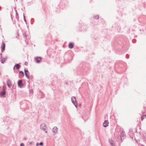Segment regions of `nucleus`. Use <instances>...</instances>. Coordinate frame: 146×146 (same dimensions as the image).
<instances>
[{
	"mask_svg": "<svg viewBox=\"0 0 146 146\" xmlns=\"http://www.w3.org/2000/svg\"><path fill=\"white\" fill-rule=\"evenodd\" d=\"M40 128L41 129L45 131V133H47V131L46 130L47 127L46 125L44 123L41 124L40 125Z\"/></svg>",
	"mask_w": 146,
	"mask_h": 146,
	"instance_id": "obj_1",
	"label": "nucleus"
},
{
	"mask_svg": "<svg viewBox=\"0 0 146 146\" xmlns=\"http://www.w3.org/2000/svg\"><path fill=\"white\" fill-rule=\"evenodd\" d=\"M71 101L72 103L75 105V106L77 108V103L76 102V100L75 97L73 96L71 97Z\"/></svg>",
	"mask_w": 146,
	"mask_h": 146,
	"instance_id": "obj_2",
	"label": "nucleus"
},
{
	"mask_svg": "<svg viewBox=\"0 0 146 146\" xmlns=\"http://www.w3.org/2000/svg\"><path fill=\"white\" fill-rule=\"evenodd\" d=\"M42 60V58L41 57H37L35 58V60L36 62L37 63H39Z\"/></svg>",
	"mask_w": 146,
	"mask_h": 146,
	"instance_id": "obj_3",
	"label": "nucleus"
},
{
	"mask_svg": "<svg viewBox=\"0 0 146 146\" xmlns=\"http://www.w3.org/2000/svg\"><path fill=\"white\" fill-rule=\"evenodd\" d=\"M24 71L25 72V74L26 76V77L28 79H29L30 78V77L29 75H28V73H29V71L28 70H26V68H25L24 69Z\"/></svg>",
	"mask_w": 146,
	"mask_h": 146,
	"instance_id": "obj_4",
	"label": "nucleus"
},
{
	"mask_svg": "<svg viewBox=\"0 0 146 146\" xmlns=\"http://www.w3.org/2000/svg\"><path fill=\"white\" fill-rule=\"evenodd\" d=\"M5 42H3L1 46V51L2 52H3L5 50Z\"/></svg>",
	"mask_w": 146,
	"mask_h": 146,
	"instance_id": "obj_5",
	"label": "nucleus"
},
{
	"mask_svg": "<svg viewBox=\"0 0 146 146\" xmlns=\"http://www.w3.org/2000/svg\"><path fill=\"white\" fill-rule=\"evenodd\" d=\"M58 128L56 127H54L52 130V132L54 133V135L58 133Z\"/></svg>",
	"mask_w": 146,
	"mask_h": 146,
	"instance_id": "obj_6",
	"label": "nucleus"
},
{
	"mask_svg": "<svg viewBox=\"0 0 146 146\" xmlns=\"http://www.w3.org/2000/svg\"><path fill=\"white\" fill-rule=\"evenodd\" d=\"M18 85L19 87H21L23 85V81L22 80H19L18 81Z\"/></svg>",
	"mask_w": 146,
	"mask_h": 146,
	"instance_id": "obj_7",
	"label": "nucleus"
},
{
	"mask_svg": "<svg viewBox=\"0 0 146 146\" xmlns=\"http://www.w3.org/2000/svg\"><path fill=\"white\" fill-rule=\"evenodd\" d=\"M7 82L8 86L9 88H10L12 85L11 80L10 79H8L7 81Z\"/></svg>",
	"mask_w": 146,
	"mask_h": 146,
	"instance_id": "obj_8",
	"label": "nucleus"
},
{
	"mask_svg": "<svg viewBox=\"0 0 146 146\" xmlns=\"http://www.w3.org/2000/svg\"><path fill=\"white\" fill-rule=\"evenodd\" d=\"M109 141L111 146H114V141L111 139H109Z\"/></svg>",
	"mask_w": 146,
	"mask_h": 146,
	"instance_id": "obj_9",
	"label": "nucleus"
},
{
	"mask_svg": "<svg viewBox=\"0 0 146 146\" xmlns=\"http://www.w3.org/2000/svg\"><path fill=\"white\" fill-rule=\"evenodd\" d=\"M109 122L108 120L105 121L103 123V126L104 127H106L108 126V124Z\"/></svg>",
	"mask_w": 146,
	"mask_h": 146,
	"instance_id": "obj_10",
	"label": "nucleus"
},
{
	"mask_svg": "<svg viewBox=\"0 0 146 146\" xmlns=\"http://www.w3.org/2000/svg\"><path fill=\"white\" fill-rule=\"evenodd\" d=\"M121 133L120 135V137H121V140L122 139V137H124L125 135V132L124 131H121Z\"/></svg>",
	"mask_w": 146,
	"mask_h": 146,
	"instance_id": "obj_11",
	"label": "nucleus"
},
{
	"mask_svg": "<svg viewBox=\"0 0 146 146\" xmlns=\"http://www.w3.org/2000/svg\"><path fill=\"white\" fill-rule=\"evenodd\" d=\"M19 76L22 77H23L24 76V72L22 71H20L19 73Z\"/></svg>",
	"mask_w": 146,
	"mask_h": 146,
	"instance_id": "obj_12",
	"label": "nucleus"
},
{
	"mask_svg": "<svg viewBox=\"0 0 146 146\" xmlns=\"http://www.w3.org/2000/svg\"><path fill=\"white\" fill-rule=\"evenodd\" d=\"M6 94L5 91H2L1 93V97H5V95Z\"/></svg>",
	"mask_w": 146,
	"mask_h": 146,
	"instance_id": "obj_13",
	"label": "nucleus"
},
{
	"mask_svg": "<svg viewBox=\"0 0 146 146\" xmlns=\"http://www.w3.org/2000/svg\"><path fill=\"white\" fill-rule=\"evenodd\" d=\"M7 57H5L3 58H2L1 60V63L2 64H4L5 61L7 59Z\"/></svg>",
	"mask_w": 146,
	"mask_h": 146,
	"instance_id": "obj_14",
	"label": "nucleus"
},
{
	"mask_svg": "<svg viewBox=\"0 0 146 146\" xmlns=\"http://www.w3.org/2000/svg\"><path fill=\"white\" fill-rule=\"evenodd\" d=\"M15 66V67L16 69H19L21 67V66L18 64H16Z\"/></svg>",
	"mask_w": 146,
	"mask_h": 146,
	"instance_id": "obj_15",
	"label": "nucleus"
},
{
	"mask_svg": "<svg viewBox=\"0 0 146 146\" xmlns=\"http://www.w3.org/2000/svg\"><path fill=\"white\" fill-rule=\"evenodd\" d=\"M73 44L72 43H70L68 45L69 48L70 49L72 48L73 47Z\"/></svg>",
	"mask_w": 146,
	"mask_h": 146,
	"instance_id": "obj_16",
	"label": "nucleus"
},
{
	"mask_svg": "<svg viewBox=\"0 0 146 146\" xmlns=\"http://www.w3.org/2000/svg\"><path fill=\"white\" fill-rule=\"evenodd\" d=\"M146 118V114L145 115H144L141 117V120L143 121V120Z\"/></svg>",
	"mask_w": 146,
	"mask_h": 146,
	"instance_id": "obj_17",
	"label": "nucleus"
},
{
	"mask_svg": "<svg viewBox=\"0 0 146 146\" xmlns=\"http://www.w3.org/2000/svg\"><path fill=\"white\" fill-rule=\"evenodd\" d=\"M93 18H94L95 19H98L99 18V17L98 15H97L95 16H94L93 17Z\"/></svg>",
	"mask_w": 146,
	"mask_h": 146,
	"instance_id": "obj_18",
	"label": "nucleus"
},
{
	"mask_svg": "<svg viewBox=\"0 0 146 146\" xmlns=\"http://www.w3.org/2000/svg\"><path fill=\"white\" fill-rule=\"evenodd\" d=\"M15 11L16 12V18L18 19L19 17H18V14L16 10Z\"/></svg>",
	"mask_w": 146,
	"mask_h": 146,
	"instance_id": "obj_19",
	"label": "nucleus"
},
{
	"mask_svg": "<svg viewBox=\"0 0 146 146\" xmlns=\"http://www.w3.org/2000/svg\"><path fill=\"white\" fill-rule=\"evenodd\" d=\"M6 89V87L5 86H3V91H5Z\"/></svg>",
	"mask_w": 146,
	"mask_h": 146,
	"instance_id": "obj_20",
	"label": "nucleus"
},
{
	"mask_svg": "<svg viewBox=\"0 0 146 146\" xmlns=\"http://www.w3.org/2000/svg\"><path fill=\"white\" fill-rule=\"evenodd\" d=\"M23 17H24V21L25 22V23L27 24V21L25 19V16L24 15H23Z\"/></svg>",
	"mask_w": 146,
	"mask_h": 146,
	"instance_id": "obj_21",
	"label": "nucleus"
},
{
	"mask_svg": "<svg viewBox=\"0 0 146 146\" xmlns=\"http://www.w3.org/2000/svg\"><path fill=\"white\" fill-rule=\"evenodd\" d=\"M23 35L25 37H26L27 36V35L25 33H23Z\"/></svg>",
	"mask_w": 146,
	"mask_h": 146,
	"instance_id": "obj_22",
	"label": "nucleus"
},
{
	"mask_svg": "<svg viewBox=\"0 0 146 146\" xmlns=\"http://www.w3.org/2000/svg\"><path fill=\"white\" fill-rule=\"evenodd\" d=\"M43 144L42 142H41L39 143V145L42 146L43 145Z\"/></svg>",
	"mask_w": 146,
	"mask_h": 146,
	"instance_id": "obj_23",
	"label": "nucleus"
},
{
	"mask_svg": "<svg viewBox=\"0 0 146 146\" xmlns=\"http://www.w3.org/2000/svg\"><path fill=\"white\" fill-rule=\"evenodd\" d=\"M29 91L31 93H33V90H30Z\"/></svg>",
	"mask_w": 146,
	"mask_h": 146,
	"instance_id": "obj_24",
	"label": "nucleus"
},
{
	"mask_svg": "<svg viewBox=\"0 0 146 146\" xmlns=\"http://www.w3.org/2000/svg\"><path fill=\"white\" fill-rule=\"evenodd\" d=\"M20 146H25L24 144L23 143H21L20 145Z\"/></svg>",
	"mask_w": 146,
	"mask_h": 146,
	"instance_id": "obj_25",
	"label": "nucleus"
},
{
	"mask_svg": "<svg viewBox=\"0 0 146 146\" xmlns=\"http://www.w3.org/2000/svg\"><path fill=\"white\" fill-rule=\"evenodd\" d=\"M28 64V63L27 62H26L25 63V64L26 65H27Z\"/></svg>",
	"mask_w": 146,
	"mask_h": 146,
	"instance_id": "obj_26",
	"label": "nucleus"
},
{
	"mask_svg": "<svg viewBox=\"0 0 146 146\" xmlns=\"http://www.w3.org/2000/svg\"><path fill=\"white\" fill-rule=\"evenodd\" d=\"M126 56L127 58H129V55L128 54L126 55Z\"/></svg>",
	"mask_w": 146,
	"mask_h": 146,
	"instance_id": "obj_27",
	"label": "nucleus"
},
{
	"mask_svg": "<svg viewBox=\"0 0 146 146\" xmlns=\"http://www.w3.org/2000/svg\"><path fill=\"white\" fill-rule=\"evenodd\" d=\"M36 146H38L39 145V143H36Z\"/></svg>",
	"mask_w": 146,
	"mask_h": 146,
	"instance_id": "obj_28",
	"label": "nucleus"
},
{
	"mask_svg": "<svg viewBox=\"0 0 146 146\" xmlns=\"http://www.w3.org/2000/svg\"><path fill=\"white\" fill-rule=\"evenodd\" d=\"M15 67L14 66L13 67V70H14V71H15Z\"/></svg>",
	"mask_w": 146,
	"mask_h": 146,
	"instance_id": "obj_29",
	"label": "nucleus"
},
{
	"mask_svg": "<svg viewBox=\"0 0 146 146\" xmlns=\"http://www.w3.org/2000/svg\"><path fill=\"white\" fill-rule=\"evenodd\" d=\"M32 144V142H30L29 143V144L31 145V144Z\"/></svg>",
	"mask_w": 146,
	"mask_h": 146,
	"instance_id": "obj_30",
	"label": "nucleus"
},
{
	"mask_svg": "<svg viewBox=\"0 0 146 146\" xmlns=\"http://www.w3.org/2000/svg\"><path fill=\"white\" fill-rule=\"evenodd\" d=\"M0 55L1 56V58L2 57V53H1Z\"/></svg>",
	"mask_w": 146,
	"mask_h": 146,
	"instance_id": "obj_31",
	"label": "nucleus"
},
{
	"mask_svg": "<svg viewBox=\"0 0 146 146\" xmlns=\"http://www.w3.org/2000/svg\"><path fill=\"white\" fill-rule=\"evenodd\" d=\"M1 7H0V10H1Z\"/></svg>",
	"mask_w": 146,
	"mask_h": 146,
	"instance_id": "obj_32",
	"label": "nucleus"
}]
</instances>
